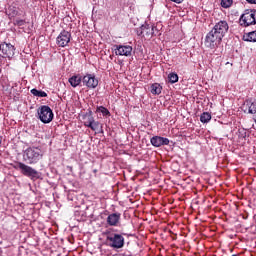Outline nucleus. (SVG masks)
<instances>
[{"mask_svg":"<svg viewBox=\"0 0 256 256\" xmlns=\"http://www.w3.org/2000/svg\"><path fill=\"white\" fill-rule=\"evenodd\" d=\"M227 33H229V23L226 20H219L206 35L204 45L208 47V49H217Z\"/></svg>","mask_w":256,"mask_h":256,"instance_id":"1","label":"nucleus"},{"mask_svg":"<svg viewBox=\"0 0 256 256\" xmlns=\"http://www.w3.org/2000/svg\"><path fill=\"white\" fill-rule=\"evenodd\" d=\"M45 152L41 147H28L23 154V160L28 163V165H36L38 161L43 159Z\"/></svg>","mask_w":256,"mask_h":256,"instance_id":"2","label":"nucleus"},{"mask_svg":"<svg viewBox=\"0 0 256 256\" xmlns=\"http://www.w3.org/2000/svg\"><path fill=\"white\" fill-rule=\"evenodd\" d=\"M113 231L115 229L111 228L104 233L109 247H112V249H123L125 247V237H123V234H117Z\"/></svg>","mask_w":256,"mask_h":256,"instance_id":"3","label":"nucleus"},{"mask_svg":"<svg viewBox=\"0 0 256 256\" xmlns=\"http://www.w3.org/2000/svg\"><path fill=\"white\" fill-rule=\"evenodd\" d=\"M82 120L85 127H88L92 131H103V125H101V122L95 121V117H93V111L88 110L83 116Z\"/></svg>","mask_w":256,"mask_h":256,"instance_id":"4","label":"nucleus"},{"mask_svg":"<svg viewBox=\"0 0 256 256\" xmlns=\"http://www.w3.org/2000/svg\"><path fill=\"white\" fill-rule=\"evenodd\" d=\"M38 116L42 123H51L54 117L53 110H51V107L43 105L38 108Z\"/></svg>","mask_w":256,"mask_h":256,"instance_id":"5","label":"nucleus"},{"mask_svg":"<svg viewBox=\"0 0 256 256\" xmlns=\"http://www.w3.org/2000/svg\"><path fill=\"white\" fill-rule=\"evenodd\" d=\"M14 169H19L25 177H31L35 178L37 175H39V172L35 170L33 167L26 165L23 162H17L16 166H14Z\"/></svg>","mask_w":256,"mask_h":256,"instance_id":"6","label":"nucleus"},{"mask_svg":"<svg viewBox=\"0 0 256 256\" xmlns=\"http://www.w3.org/2000/svg\"><path fill=\"white\" fill-rule=\"evenodd\" d=\"M240 25L241 27H249L251 25H255V11L246 10L244 14L240 17Z\"/></svg>","mask_w":256,"mask_h":256,"instance_id":"7","label":"nucleus"},{"mask_svg":"<svg viewBox=\"0 0 256 256\" xmlns=\"http://www.w3.org/2000/svg\"><path fill=\"white\" fill-rule=\"evenodd\" d=\"M138 37H146L147 39H151L155 35V26H151L149 24H144L136 31Z\"/></svg>","mask_w":256,"mask_h":256,"instance_id":"8","label":"nucleus"},{"mask_svg":"<svg viewBox=\"0 0 256 256\" xmlns=\"http://www.w3.org/2000/svg\"><path fill=\"white\" fill-rule=\"evenodd\" d=\"M0 51L2 53V57L5 59H13L15 56V46H13L11 43H2L0 44Z\"/></svg>","mask_w":256,"mask_h":256,"instance_id":"9","label":"nucleus"},{"mask_svg":"<svg viewBox=\"0 0 256 256\" xmlns=\"http://www.w3.org/2000/svg\"><path fill=\"white\" fill-rule=\"evenodd\" d=\"M71 43V34L69 31L62 30L56 38L58 47H67Z\"/></svg>","mask_w":256,"mask_h":256,"instance_id":"10","label":"nucleus"},{"mask_svg":"<svg viewBox=\"0 0 256 256\" xmlns=\"http://www.w3.org/2000/svg\"><path fill=\"white\" fill-rule=\"evenodd\" d=\"M82 83L88 89H97L99 80L94 76V74H86L82 77Z\"/></svg>","mask_w":256,"mask_h":256,"instance_id":"11","label":"nucleus"},{"mask_svg":"<svg viewBox=\"0 0 256 256\" xmlns=\"http://www.w3.org/2000/svg\"><path fill=\"white\" fill-rule=\"evenodd\" d=\"M114 51L115 55L131 57V53H133V47L130 45H114Z\"/></svg>","mask_w":256,"mask_h":256,"instance_id":"12","label":"nucleus"},{"mask_svg":"<svg viewBox=\"0 0 256 256\" xmlns=\"http://www.w3.org/2000/svg\"><path fill=\"white\" fill-rule=\"evenodd\" d=\"M106 223L109 225V227H119L121 224V213L114 212L109 214L106 219Z\"/></svg>","mask_w":256,"mask_h":256,"instance_id":"13","label":"nucleus"},{"mask_svg":"<svg viewBox=\"0 0 256 256\" xmlns=\"http://www.w3.org/2000/svg\"><path fill=\"white\" fill-rule=\"evenodd\" d=\"M244 107V113H248L249 115H256V99L250 98L245 100Z\"/></svg>","mask_w":256,"mask_h":256,"instance_id":"14","label":"nucleus"},{"mask_svg":"<svg viewBox=\"0 0 256 256\" xmlns=\"http://www.w3.org/2000/svg\"><path fill=\"white\" fill-rule=\"evenodd\" d=\"M150 143L153 147H163V145H169V140L165 137L154 136L150 139Z\"/></svg>","mask_w":256,"mask_h":256,"instance_id":"15","label":"nucleus"},{"mask_svg":"<svg viewBox=\"0 0 256 256\" xmlns=\"http://www.w3.org/2000/svg\"><path fill=\"white\" fill-rule=\"evenodd\" d=\"M68 81L71 87H79L81 85V81H83V77L81 75H73Z\"/></svg>","mask_w":256,"mask_h":256,"instance_id":"16","label":"nucleus"},{"mask_svg":"<svg viewBox=\"0 0 256 256\" xmlns=\"http://www.w3.org/2000/svg\"><path fill=\"white\" fill-rule=\"evenodd\" d=\"M163 87H161V84L154 83L151 85V93L152 95H161Z\"/></svg>","mask_w":256,"mask_h":256,"instance_id":"17","label":"nucleus"},{"mask_svg":"<svg viewBox=\"0 0 256 256\" xmlns=\"http://www.w3.org/2000/svg\"><path fill=\"white\" fill-rule=\"evenodd\" d=\"M96 111L98 113H102L103 117H111V112L109 111V109H107L106 107L104 106H98L96 108Z\"/></svg>","mask_w":256,"mask_h":256,"instance_id":"18","label":"nucleus"},{"mask_svg":"<svg viewBox=\"0 0 256 256\" xmlns=\"http://www.w3.org/2000/svg\"><path fill=\"white\" fill-rule=\"evenodd\" d=\"M30 92L32 95H34V97H47V93L43 90H37L33 88Z\"/></svg>","mask_w":256,"mask_h":256,"instance_id":"19","label":"nucleus"},{"mask_svg":"<svg viewBox=\"0 0 256 256\" xmlns=\"http://www.w3.org/2000/svg\"><path fill=\"white\" fill-rule=\"evenodd\" d=\"M201 123H209L211 121V114L209 112H204L200 116Z\"/></svg>","mask_w":256,"mask_h":256,"instance_id":"20","label":"nucleus"},{"mask_svg":"<svg viewBox=\"0 0 256 256\" xmlns=\"http://www.w3.org/2000/svg\"><path fill=\"white\" fill-rule=\"evenodd\" d=\"M245 41L256 43V31L249 32L247 34V38L245 39Z\"/></svg>","mask_w":256,"mask_h":256,"instance_id":"21","label":"nucleus"},{"mask_svg":"<svg viewBox=\"0 0 256 256\" xmlns=\"http://www.w3.org/2000/svg\"><path fill=\"white\" fill-rule=\"evenodd\" d=\"M168 79L170 83H177V81H179V75H177V73L172 72L168 75Z\"/></svg>","mask_w":256,"mask_h":256,"instance_id":"22","label":"nucleus"},{"mask_svg":"<svg viewBox=\"0 0 256 256\" xmlns=\"http://www.w3.org/2000/svg\"><path fill=\"white\" fill-rule=\"evenodd\" d=\"M231 5H233V0H221V7H223V9H229Z\"/></svg>","mask_w":256,"mask_h":256,"instance_id":"23","label":"nucleus"},{"mask_svg":"<svg viewBox=\"0 0 256 256\" xmlns=\"http://www.w3.org/2000/svg\"><path fill=\"white\" fill-rule=\"evenodd\" d=\"M15 25H17L18 27H23V25H25V20L18 19L15 21Z\"/></svg>","mask_w":256,"mask_h":256,"instance_id":"24","label":"nucleus"},{"mask_svg":"<svg viewBox=\"0 0 256 256\" xmlns=\"http://www.w3.org/2000/svg\"><path fill=\"white\" fill-rule=\"evenodd\" d=\"M9 11H12L13 16L17 15V10H15V7L10 8Z\"/></svg>","mask_w":256,"mask_h":256,"instance_id":"25","label":"nucleus"},{"mask_svg":"<svg viewBox=\"0 0 256 256\" xmlns=\"http://www.w3.org/2000/svg\"><path fill=\"white\" fill-rule=\"evenodd\" d=\"M247 3H250L251 5H256V0H246Z\"/></svg>","mask_w":256,"mask_h":256,"instance_id":"26","label":"nucleus"},{"mask_svg":"<svg viewBox=\"0 0 256 256\" xmlns=\"http://www.w3.org/2000/svg\"><path fill=\"white\" fill-rule=\"evenodd\" d=\"M170 1H172L173 3H177V4L183 3V0H170Z\"/></svg>","mask_w":256,"mask_h":256,"instance_id":"27","label":"nucleus"}]
</instances>
